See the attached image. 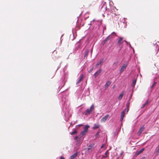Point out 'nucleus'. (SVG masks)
Instances as JSON below:
<instances>
[{
  "label": "nucleus",
  "instance_id": "1",
  "mask_svg": "<svg viewBox=\"0 0 159 159\" xmlns=\"http://www.w3.org/2000/svg\"><path fill=\"white\" fill-rule=\"evenodd\" d=\"M89 126L88 125H85L83 128V130L80 133V134L82 136H83L86 134L88 131V129L89 128Z\"/></svg>",
  "mask_w": 159,
  "mask_h": 159
},
{
  "label": "nucleus",
  "instance_id": "2",
  "mask_svg": "<svg viewBox=\"0 0 159 159\" xmlns=\"http://www.w3.org/2000/svg\"><path fill=\"white\" fill-rule=\"evenodd\" d=\"M94 109V106L93 104H92L90 107L89 109H87L85 111V115H87L90 114Z\"/></svg>",
  "mask_w": 159,
  "mask_h": 159
},
{
  "label": "nucleus",
  "instance_id": "3",
  "mask_svg": "<svg viewBox=\"0 0 159 159\" xmlns=\"http://www.w3.org/2000/svg\"><path fill=\"white\" fill-rule=\"evenodd\" d=\"M94 145V144H90L88 146V148L84 149L85 152L88 153H89L91 152L92 150V149L93 148Z\"/></svg>",
  "mask_w": 159,
  "mask_h": 159
},
{
  "label": "nucleus",
  "instance_id": "4",
  "mask_svg": "<svg viewBox=\"0 0 159 159\" xmlns=\"http://www.w3.org/2000/svg\"><path fill=\"white\" fill-rule=\"evenodd\" d=\"M127 66V64H124L120 70V73H121L125 70Z\"/></svg>",
  "mask_w": 159,
  "mask_h": 159
},
{
  "label": "nucleus",
  "instance_id": "5",
  "mask_svg": "<svg viewBox=\"0 0 159 159\" xmlns=\"http://www.w3.org/2000/svg\"><path fill=\"white\" fill-rule=\"evenodd\" d=\"M112 38L111 35H109L106 38L102 41V45H104L107 41Z\"/></svg>",
  "mask_w": 159,
  "mask_h": 159
},
{
  "label": "nucleus",
  "instance_id": "6",
  "mask_svg": "<svg viewBox=\"0 0 159 159\" xmlns=\"http://www.w3.org/2000/svg\"><path fill=\"white\" fill-rule=\"evenodd\" d=\"M102 71V70L101 69H100L97 71L93 75L94 77L96 78L97 76L99 75Z\"/></svg>",
  "mask_w": 159,
  "mask_h": 159
},
{
  "label": "nucleus",
  "instance_id": "7",
  "mask_svg": "<svg viewBox=\"0 0 159 159\" xmlns=\"http://www.w3.org/2000/svg\"><path fill=\"white\" fill-rule=\"evenodd\" d=\"M103 59H100L99 61L97 63L95 66L97 68L98 67V66H101L102 65V63H103Z\"/></svg>",
  "mask_w": 159,
  "mask_h": 159
},
{
  "label": "nucleus",
  "instance_id": "8",
  "mask_svg": "<svg viewBox=\"0 0 159 159\" xmlns=\"http://www.w3.org/2000/svg\"><path fill=\"white\" fill-rule=\"evenodd\" d=\"M109 115H107L104 117H103L101 120L100 121L102 122H105L109 117Z\"/></svg>",
  "mask_w": 159,
  "mask_h": 159
},
{
  "label": "nucleus",
  "instance_id": "9",
  "mask_svg": "<svg viewBox=\"0 0 159 159\" xmlns=\"http://www.w3.org/2000/svg\"><path fill=\"white\" fill-rule=\"evenodd\" d=\"M144 150V148H143L139 151H137L135 153V156L136 157L138 155L141 153Z\"/></svg>",
  "mask_w": 159,
  "mask_h": 159
},
{
  "label": "nucleus",
  "instance_id": "10",
  "mask_svg": "<svg viewBox=\"0 0 159 159\" xmlns=\"http://www.w3.org/2000/svg\"><path fill=\"white\" fill-rule=\"evenodd\" d=\"M125 110H124V111H122L121 113V117L120 119V121H122L124 117V115H125Z\"/></svg>",
  "mask_w": 159,
  "mask_h": 159
},
{
  "label": "nucleus",
  "instance_id": "11",
  "mask_svg": "<svg viewBox=\"0 0 159 159\" xmlns=\"http://www.w3.org/2000/svg\"><path fill=\"white\" fill-rule=\"evenodd\" d=\"M144 129V127H143L140 128L137 133L138 135H140L141 133L143 131Z\"/></svg>",
  "mask_w": 159,
  "mask_h": 159
},
{
  "label": "nucleus",
  "instance_id": "12",
  "mask_svg": "<svg viewBox=\"0 0 159 159\" xmlns=\"http://www.w3.org/2000/svg\"><path fill=\"white\" fill-rule=\"evenodd\" d=\"M84 77V76L83 75H80V77L79 79L77 81V82H76V84H78L81 81H82V80H83Z\"/></svg>",
  "mask_w": 159,
  "mask_h": 159
},
{
  "label": "nucleus",
  "instance_id": "13",
  "mask_svg": "<svg viewBox=\"0 0 159 159\" xmlns=\"http://www.w3.org/2000/svg\"><path fill=\"white\" fill-rule=\"evenodd\" d=\"M123 39V37H120L119 38V40L117 42V43L119 45L122 43V40Z\"/></svg>",
  "mask_w": 159,
  "mask_h": 159
},
{
  "label": "nucleus",
  "instance_id": "14",
  "mask_svg": "<svg viewBox=\"0 0 159 159\" xmlns=\"http://www.w3.org/2000/svg\"><path fill=\"white\" fill-rule=\"evenodd\" d=\"M124 91H122L121 92V93L120 94L119 96L118 97V100H120L122 99V98L123 97V96L124 95Z\"/></svg>",
  "mask_w": 159,
  "mask_h": 159
},
{
  "label": "nucleus",
  "instance_id": "15",
  "mask_svg": "<svg viewBox=\"0 0 159 159\" xmlns=\"http://www.w3.org/2000/svg\"><path fill=\"white\" fill-rule=\"evenodd\" d=\"M111 82V81H107L105 85V88L107 89L110 85Z\"/></svg>",
  "mask_w": 159,
  "mask_h": 159
},
{
  "label": "nucleus",
  "instance_id": "16",
  "mask_svg": "<svg viewBox=\"0 0 159 159\" xmlns=\"http://www.w3.org/2000/svg\"><path fill=\"white\" fill-rule=\"evenodd\" d=\"M77 155L78 153L77 152L74 153L70 157V159H74L77 156Z\"/></svg>",
  "mask_w": 159,
  "mask_h": 159
},
{
  "label": "nucleus",
  "instance_id": "17",
  "mask_svg": "<svg viewBox=\"0 0 159 159\" xmlns=\"http://www.w3.org/2000/svg\"><path fill=\"white\" fill-rule=\"evenodd\" d=\"M100 126V125H97L96 124H95L94 125V126L93 128V129H96L98 128H99Z\"/></svg>",
  "mask_w": 159,
  "mask_h": 159
},
{
  "label": "nucleus",
  "instance_id": "18",
  "mask_svg": "<svg viewBox=\"0 0 159 159\" xmlns=\"http://www.w3.org/2000/svg\"><path fill=\"white\" fill-rule=\"evenodd\" d=\"M129 105H130V102H129V101L128 102L126 103V107H127V112H128L129 110Z\"/></svg>",
  "mask_w": 159,
  "mask_h": 159
},
{
  "label": "nucleus",
  "instance_id": "19",
  "mask_svg": "<svg viewBox=\"0 0 159 159\" xmlns=\"http://www.w3.org/2000/svg\"><path fill=\"white\" fill-rule=\"evenodd\" d=\"M148 101H147L145 102L142 105V107H141V108H144L147 105L148 103Z\"/></svg>",
  "mask_w": 159,
  "mask_h": 159
},
{
  "label": "nucleus",
  "instance_id": "20",
  "mask_svg": "<svg viewBox=\"0 0 159 159\" xmlns=\"http://www.w3.org/2000/svg\"><path fill=\"white\" fill-rule=\"evenodd\" d=\"M119 62L118 61H116L115 62H114L113 65V66L116 67V68L117 67V66Z\"/></svg>",
  "mask_w": 159,
  "mask_h": 159
},
{
  "label": "nucleus",
  "instance_id": "21",
  "mask_svg": "<svg viewBox=\"0 0 159 159\" xmlns=\"http://www.w3.org/2000/svg\"><path fill=\"white\" fill-rule=\"evenodd\" d=\"M136 82V80H133L132 82V87L133 88L134 87L135 85Z\"/></svg>",
  "mask_w": 159,
  "mask_h": 159
},
{
  "label": "nucleus",
  "instance_id": "22",
  "mask_svg": "<svg viewBox=\"0 0 159 159\" xmlns=\"http://www.w3.org/2000/svg\"><path fill=\"white\" fill-rule=\"evenodd\" d=\"M89 53V51L88 50H87L85 52L84 57H87Z\"/></svg>",
  "mask_w": 159,
  "mask_h": 159
},
{
  "label": "nucleus",
  "instance_id": "23",
  "mask_svg": "<svg viewBox=\"0 0 159 159\" xmlns=\"http://www.w3.org/2000/svg\"><path fill=\"white\" fill-rule=\"evenodd\" d=\"M77 133V131L76 130H75L73 131L70 134L71 135H73L74 134H76Z\"/></svg>",
  "mask_w": 159,
  "mask_h": 159
},
{
  "label": "nucleus",
  "instance_id": "24",
  "mask_svg": "<svg viewBox=\"0 0 159 159\" xmlns=\"http://www.w3.org/2000/svg\"><path fill=\"white\" fill-rule=\"evenodd\" d=\"M109 154V151H108V150H107L106 151V152H105V156H107V157H108L107 155Z\"/></svg>",
  "mask_w": 159,
  "mask_h": 159
},
{
  "label": "nucleus",
  "instance_id": "25",
  "mask_svg": "<svg viewBox=\"0 0 159 159\" xmlns=\"http://www.w3.org/2000/svg\"><path fill=\"white\" fill-rule=\"evenodd\" d=\"M156 84H157L156 82H154L153 83V84H152V85L151 86V89L153 88L154 87V86L156 85Z\"/></svg>",
  "mask_w": 159,
  "mask_h": 159
},
{
  "label": "nucleus",
  "instance_id": "26",
  "mask_svg": "<svg viewBox=\"0 0 159 159\" xmlns=\"http://www.w3.org/2000/svg\"><path fill=\"white\" fill-rule=\"evenodd\" d=\"M100 133V131H99L98 132L95 134V137H96V138H97L98 136L99 135V134Z\"/></svg>",
  "mask_w": 159,
  "mask_h": 159
},
{
  "label": "nucleus",
  "instance_id": "27",
  "mask_svg": "<svg viewBox=\"0 0 159 159\" xmlns=\"http://www.w3.org/2000/svg\"><path fill=\"white\" fill-rule=\"evenodd\" d=\"M156 152L157 154L159 153V147H158L157 149Z\"/></svg>",
  "mask_w": 159,
  "mask_h": 159
},
{
  "label": "nucleus",
  "instance_id": "28",
  "mask_svg": "<svg viewBox=\"0 0 159 159\" xmlns=\"http://www.w3.org/2000/svg\"><path fill=\"white\" fill-rule=\"evenodd\" d=\"M156 46L157 47V51H158L159 50V47H158V45H156Z\"/></svg>",
  "mask_w": 159,
  "mask_h": 159
},
{
  "label": "nucleus",
  "instance_id": "29",
  "mask_svg": "<svg viewBox=\"0 0 159 159\" xmlns=\"http://www.w3.org/2000/svg\"><path fill=\"white\" fill-rule=\"evenodd\" d=\"M78 136H76L74 137V139L75 140H76L78 139Z\"/></svg>",
  "mask_w": 159,
  "mask_h": 159
},
{
  "label": "nucleus",
  "instance_id": "30",
  "mask_svg": "<svg viewBox=\"0 0 159 159\" xmlns=\"http://www.w3.org/2000/svg\"><path fill=\"white\" fill-rule=\"evenodd\" d=\"M93 70V68H92L89 70V72H91Z\"/></svg>",
  "mask_w": 159,
  "mask_h": 159
},
{
  "label": "nucleus",
  "instance_id": "31",
  "mask_svg": "<svg viewBox=\"0 0 159 159\" xmlns=\"http://www.w3.org/2000/svg\"><path fill=\"white\" fill-rule=\"evenodd\" d=\"M102 158H106L107 157V156H105V155H103L102 157Z\"/></svg>",
  "mask_w": 159,
  "mask_h": 159
},
{
  "label": "nucleus",
  "instance_id": "32",
  "mask_svg": "<svg viewBox=\"0 0 159 159\" xmlns=\"http://www.w3.org/2000/svg\"><path fill=\"white\" fill-rule=\"evenodd\" d=\"M60 159H65L62 156H61L60 157Z\"/></svg>",
  "mask_w": 159,
  "mask_h": 159
},
{
  "label": "nucleus",
  "instance_id": "33",
  "mask_svg": "<svg viewBox=\"0 0 159 159\" xmlns=\"http://www.w3.org/2000/svg\"><path fill=\"white\" fill-rule=\"evenodd\" d=\"M112 35H116V33L114 32H113L112 33Z\"/></svg>",
  "mask_w": 159,
  "mask_h": 159
},
{
  "label": "nucleus",
  "instance_id": "34",
  "mask_svg": "<svg viewBox=\"0 0 159 159\" xmlns=\"http://www.w3.org/2000/svg\"><path fill=\"white\" fill-rule=\"evenodd\" d=\"M104 146V145L103 144L101 146V148H102Z\"/></svg>",
  "mask_w": 159,
  "mask_h": 159
},
{
  "label": "nucleus",
  "instance_id": "35",
  "mask_svg": "<svg viewBox=\"0 0 159 159\" xmlns=\"http://www.w3.org/2000/svg\"><path fill=\"white\" fill-rule=\"evenodd\" d=\"M145 157H143L141 159H145Z\"/></svg>",
  "mask_w": 159,
  "mask_h": 159
},
{
  "label": "nucleus",
  "instance_id": "36",
  "mask_svg": "<svg viewBox=\"0 0 159 159\" xmlns=\"http://www.w3.org/2000/svg\"><path fill=\"white\" fill-rule=\"evenodd\" d=\"M125 41V42L126 43H127V42L126 41Z\"/></svg>",
  "mask_w": 159,
  "mask_h": 159
},
{
  "label": "nucleus",
  "instance_id": "37",
  "mask_svg": "<svg viewBox=\"0 0 159 159\" xmlns=\"http://www.w3.org/2000/svg\"><path fill=\"white\" fill-rule=\"evenodd\" d=\"M129 46L131 47V45L129 44Z\"/></svg>",
  "mask_w": 159,
  "mask_h": 159
},
{
  "label": "nucleus",
  "instance_id": "38",
  "mask_svg": "<svg viewBox=\"0 0 159 159\" xmlns=\"http://www.w3.org/2000/svg\"><path fill=\"white\" fill-rule=\"evenodd\" d=\"M78 141L79 142L80 141V140L79 141L77 140V142H78Z\"/></svg>",
  "mask_w": 159,
  "mask_h": 159
}]
</instances>
